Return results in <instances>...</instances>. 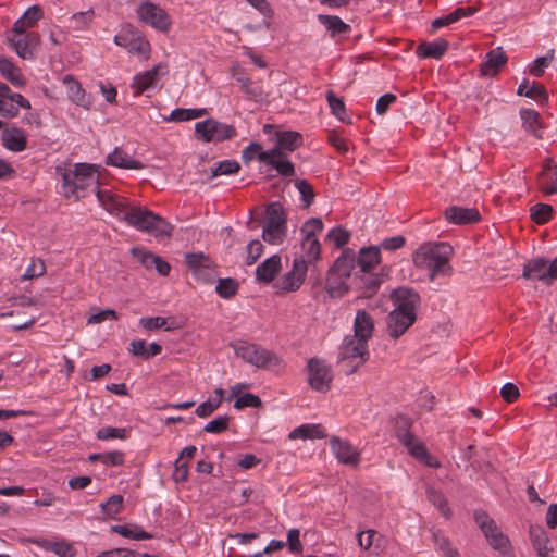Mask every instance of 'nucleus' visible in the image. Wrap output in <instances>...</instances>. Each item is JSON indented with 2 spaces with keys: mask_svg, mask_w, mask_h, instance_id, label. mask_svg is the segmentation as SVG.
<instances>
[{
  "mask_svg": "<svg viewBox=\"0 0 557 557\" xmlns=\"http://www.w3.org/2000/svg\"><path fill=\"white\" fill-rule=\"evenodd\" d=\"M295 186L298 189L301 200L306 206L312 203L314 199V194L312 190V186L306 180H298L295 182Z\"/></svg>",
  "mask_w": 557,
  "mask_h": 557,
  "instance_id": "nucleus-60",
  "label": "nucleus"
},
{
  "mask_svg": "<svg viewBox=\"0 0 557 557\" xmlns=\"http://www.w3.org/2000/svg\"><path fill=\"white\" fill-rule=\"evenodd\" d=\"M429 499L438 508L445 518L450 517V509L448 507L447 499L442 493L431 491L429 492Z\"/></svg>",
  "mask_w": 557,
  "mask_h": 557,
  "instance_id": "nucleus-59",
  "label": "nucleus"
},
{
  "mask_svg": "<svg viewBox=\"0 0 557 557\" xmlns=\"http://www.w3.org/2000/svg\"><path fill=\"white\" fill-rule=\"evenodd\" d=\"M62 194L67 199L79 200L99 188V166L91 163H75L61 172Z\"/></svg>",
  "mask_w": 557,
  "mask_h": 557,
  "instance_id": "nucleus-2",
  "label": "nucleus"
},
{
  "mask_svg": "<svg viewBox=\"0 0 557 557\" xmlns=\"http://www.w3.org/2000/svg\"><path fill=\"white\" fill-rule=\"evenodd\" d=\"M261 399L259 398V396L255 395V394H251V393H246L239 397H237V399L235 400L234 403V408L235 409H243V408H259L261 406Z\"/></svg>",
  "mask_w": 557,
  "mask_h": 557,
  "instance_id": "nucleus-54",
  "label": "nucleus"
},
{
  "mask_svg": "<svg viewBox=\"0 0 557 557\" xmlns=\"http://www.w3.org/2000/svg\"><path fill=\"white\" fill-rule=\"evenodd\" d=\"M195 133L206 143H220L233 138L236 135V129L233 125L208 119L196 123Z\"/></svg>",
  "mask_w": 557,
  "mask_h": 557,
  "instance_id": "nucleus-14",
  "label": "nucleus"
},
{
  "mask_svg": "<svg viewBox=\"0 0 557 557\" xmlns=\"http://www.w3.org/2000/svg\"><path fill=\"white\" fill-rule=\"evenodd\" d=\"M392 298L395 308L387 317V331L391 337L398 338L416 322L420 296L412 288L399 287Z\"/></svg>",
  "mask_w": 557,
  "mask_h": 557,
  "instance_id": "nucleus-1",
  "label": "nucleus"
},
{
  "mask_svg": "<svg viewBox=\"0 0 557 557\" xmlns=\"http://www.w3.org/2000/svg\"><path fill=\"white\" fill-rule=\"evenodd\" d=\"M138 20L153 29L166 33L170 30L172 21L170 15L159 5L148 0L143 1L136 10Z\"/></svg>",
  "mask_w": 557,
  "mask_h": 557,
  "instance_id": "nucleus-13",
  "label": "nucleus"
},
{
  "mask_svg": "<svg viewBox=\"0 0 557 557\" xmlns=\"http://www.w3.org/2000/svg\"><path fill=\"white\" fill-rule=\"evenodd\" d=\"M474 520L488 544L498 552L499 557H516L509 539L486 512L475 511Z\"/></svg>",
  "mask_w": 557,
  "mask_h": 557,
  "instance_id": "nucleus-5",
  "label": "nucleus"
},
{
  "mask_svg": "<svg viewBox=\"0 0 557 557\" xmlns=\"http://www.w3.org/2000/svg\"><path fill=\"white\" fill-rule=\"evenodd\" d=\"M44 12L41 8L37 4L30 5L24 14L21 16V18L24 21L25 25L28 26V28L34 27L39 20L42 18Z\"/></svg>",
  "mask_w": 557,
  "mask_h": 557,
  "instance_id": "nucleus-55",
  "label": "nucleus"
},
{
  "mask_svg": "<svg viewBox=\"0 0 557 557\" xmlns=\"http://www.w3.org/2000/svg\"><path fill=\"white\" fill-rule=\"evenodd\" d=\"M123 221L127 225L152 235L156 238L170 237L172 234V226L163 218L154 214L152 211L140 208L132 207L123 215Z\"/></svg>",
  "mask_w": 557,
  "mask_h": 557,
  "instance_id": "nucleus-4",
  "label": "nucleus"
},
{
  "mask_svg": "<svg viewBox=\"0 0 557 557\" xmlns=\"http://www.w3.org/2000/svg\"><path fill=\"white\" fill-rule=\"evenodd\" d=\"M237 357L257 368L273 369L280 364V358L262 346L246 341L233 344Z\"/></svg>",
  "mask_w": 557,
  "mask_h": 557,
  "instance_id": "nucleus-9",
  "label": "nucleus"
},
{
  "mask_svg": "<svg viewBox=\"0 0 557 557\" xmlns=\"http://www.w3.org/2000/svg\"><path fill=\"white\" fill-rule=\"evenodd\" d=\"M282 268V259L273 255L256 268V278L259 282L270 283L274 280Z\"/></svg>",
  "mask_w": 557,
  "mask_h": 557,
  "instance_id": "nucleus-30",
  "label": "nucleus"
},
{
  "mask_svg": "<svg viewBox=\"0 0 557 557\" xmlns=\"http://www.w3.org/2000/svg\"><path fill=\"white\" fill-rule=\"evenodd\" d=\"M124 498L122 495H112L106 503L100 505L101 512L107 517H114L123 507Z\"/></svg>",
  "mask_w": 557,
  "mask_h": 557,
  "instance_id": "nucleus-47",
  "label": "nucleus"
},
{
  "mask_svg": "<svg viewBox=\"0 0 557 557\" xmlns=\"http://www.w3.org/2000/svg\"><path fill=\"white\" fill-rule=\"evenodd\" d=\"M318 21L330 32L331 36L347 34L350 25L336 15H318Z\"/></svg>",
  "mask_w": 557,
  "mask_h": 557,
  "instance_id": "nucleus-37",
  "label": "nucleus"
},
{
  "mask_svg": "<svg viewBox=\"0 0 557 557\" xmlns=\"http://www.w3.org/2000/svg\"><path fill=\"white\" fill-rule=\"evenodd\" d=\"M277 147L281 151H294L302 145L301 134L294 131H284L276 133Z\"/></svg>",
  "mask_w": 557,
  "mask_h": 557,
  "instance_id": "nucleus-36",
  "label": "nucleus"
},
{
  "mask_svg": "<svg viewBox=\"0 0 557 557\" xmlns=\"http://www.w3.org/2000/svg\"><path fill=\"white\" fill-rule=\"evenodd\" d=\"M381 261L380 247L370 246L361 248L358 256V265L363 273H369Z\"/></svg>",
  "mask_w": 557,
  "mask_h": 557,
  "instance_id": "nucleus-33",
  "label": "nucleus"
},
{
  "mask_svg": "<svg viewBox=\"0 0 557 557\" xmlns=\"http://www.w3.org/2000/svg\"><path fill=\"white\" fill-rule=\"evenodd\" d=\"M0 73L14 87L22 88L26 85L22 71L9 59L0 58Z\"/></svg>",
  "mask_w": 557,
  "mask_h": 557,
  "instance_id": "nucleus-34",
  "label": "nucleus"
},
{
  "mask_svg": "<svg viewBox=\"0 0 557 557\" xmlns=\"http://www.w3.org/2000/svg\"><path fill=\"white\" fill-rule=\"evenodd\" d=\"M207 114V109H174L169 116L164 117L166 122H184L201 117Z\"/></svg>",
  "mask_w": 557,
  "mask_h": 557,
  "instance_id": "nucleus-40",
  "label": "nucleus"
},
{
  "mask_svg": "<svg viewBox=\"0 0 557 557\" xmlns=\"http://www.w3.org/2000/svg\"><path fill=\"white\" fill-rule=\"evenodd\" d=\"M326 436L324 429L320 424H302L296 429H294L289 433V438H323Z\"/></svg>",
  "mask_w": 557,
  "mask_h": 557,
  "instance_id": "nucleus-38",
  "label": "nucleus"
},
{
  "mask_svg": "<svg viewBox=\"0 0 557 557\" xmlns=\"http://www.w3.org/2000/svg\"><path fill=\"white\" fill-rule=\"evenodd\" d=\"M162 69L161 64H157L148 71L137 73L131 84L133 96L138 97L146 91L154 89L160 76L164 74L160 73Z\"/></svg>",
  "mask_w": 557,
  "mask_h": 557,
  "instance_id": "nucleus-20",
  "label": "nucleus"
},
{
  "mask_svg": "<svg viewBox=\"0 0 557 557\" xmlns=\"http://www.w3.org/2000/svg\"><path fill=\"white\" fill-rule=\"evenodd\" d=\"M517 94L519 96H524L536 101H546V90L544 87L535 82L532 85L529 84L528 79H523L519 85Z\"/></svg>",
  "mask_w": 557,
  "mask_h": 557,
  "instance_id": "nucleus-39",
  "label": "nucleus"
},
{
  "mask_svg": "<svg viewBox=\"0 0 557 557\" xmlns=\"http://www.w3.org/2000/svg\"><path fill=\"white\" fill-rule=\"evenodd\" d=\"M300 531L296 528L290 529L287 533V547L292 554H299L302 552V544L300 542Z\"/></svg>",
  "mask_w": 557,
  "mask_h": 557,
  "instance_id": "nucleus-64",
  "label": "nucleus"
},
{
  "mask_svg": "<svg viewBox=\"0 0 557 557\" xmlns=\"http://www.w3.org/2000/svg\"><path fill=\"white\" fill-rule=\"evenodd\" d=\"M139 325L147 331L159 330L162 327H165V330H169V327H166V319L162 318V317L141 318L139 320Z\"/></svg>",
  "mask_w": 557,
  "mask_h": 557,
  "instance_id": "nucleus-63",
  "label": "nucleus"
},
{
  "mask_svg": "<svg viewBox=\"0 0 557 557\" xmlns=\"http://www.w3.org/2000/svg\"><path fill=\"white\" fill-rule=\"evenodd\" d=\"M230 418L228 416H219L213 420L209 421L205 426L203 431L207 433L219 434L227 430Z\"/></svg>",
  "mask_w": 557,
  "mask_h": 557,
  "instance_id": "nucleus-52",
  "label": "nucleus"
},
{
  "mask_svg": "<svg viewBox=\"0 0 557 557\" xmlns=\"http://www.w3.org/2000/svg\"><path fill=\"white\" fill-rule=\"evenodd\" d=\"M239 169L240 166L238 162L234 160H223L211 170V176L216 177L220 175L235 174L239 171Z\"/></svg>",
  "mask_w": 557,
  "mask_h": 557,
  "instance_id": "nucleus-49",
  "label": "nucleus"
},
{
  "mask_svg": "<svg viewBox=\"0 0 557 557\" xmlns=\"http://www.w3.org/2000/svg\"><path fill=\"white\" fill-rule=\"evenodd\" d=\"M3 146L13 152H21L26 149L27 134L18 127H11L2 132Z\"/></svg>",
  "mask_w": 557,
  "mask_h": 557,
  "instance_id": "nucleus-29",
  "label": "nucleus"
},
{
  "mask_svg": "<svg viewBox=\"0 0 557 557\" xmlns=\"http://www.w3.org/2000/svg\"><path fill=\"white\" fill-rule=\"evenodd\" d=\"M555 59V50L550 49L547 51L546 55L536 58L532 64L530 65V74L534 77H541L545 69L550 65V63Z\"/></svg>",
  "mask_w": 557,
  "mask_h": 557,
  "instance_id": "nucleus-44",
  "label": "nucleus"
},
{
  "mask_svg": "<svg viewBox=\"0 0 557 557\" xmlns=\"http://www.w3.org/2000/svg\"><path fill=\"white\" fill-rule=\"evenodd\" d=\"M448 49V41L437 39L431 42L420 44L417 48V54L420 58L441 59Z\"/></svg>",
  "mask_w": 557,
  "mask_h": 557,
  "instance_id": "nucleus-35",
  "label": "nucleus"
},
{
  "mask_svg": "<svg viewBox=\"0 0 557 557\" xmlns=\"http://www.w3.org/2000/svg\"><path fill=\"white\" fill-rule=\"evenodd\" d=\"M128 431L125 428L104 426L97 431L96 436L101 441H109L113 438L125 440Z\"/></svg>",
  "mask_w": 557,
  "mask_h": 557,
  "instance_id": "nucleus-48",
  "label": "nucleus"
},
{
  "mask_svg": "<svg viewBox=\"0 0 557 557\" xmlns=\"http://www.w3.org/2000/svg\"><path fill=\"white\" fill-rule=\"evenodd\" d=\"M185 260L196 277L208 282L211 281L213 269L210 267V259L208 257L202 253H188Z\"/></svg>",
  "mask_w": 557,
  "mask_h": 557,
  "instance_id": "nucleus-24",
  "label": "nucleus"
},
{
  "mask_svg": "<svg viewBox=\"0 0 557 557\" xmlns=\"http://www.w3.org/2000/svg\"><path fill=\"white\" fill-rule=\"evenodd\" d=\"M30 109V102L21 94L0 82V116L12 119L17 116L20 109Z\"/></svg>",
  "mask_w": 557,
  "mask_h": 557,
  "instance_id": "nucleus-17",
  "label": "nucleus"
},
{
  "mask_svg": "<svg viewBox=\"0 0 557 557\" xmlns=\"http://www.w3.org/2000/svg\"><path fill=\"white\" fill-rule=\"evenodd\" d=\"M62 82L66 88L67 97L72 102L85 109H88L91 106L90 98L86 95L77 79L72 75H65Z\"/></svg>",
  "mask_w": 557,
  "mask_h": 557,
  "instance_id": "nucleus-28",
  "label": "nucleus"
},
{
  "mask_svg": "<svg viewBox=\"0 0 557 557\" xmlns=\"http://www.w3.org/2000/svg\"><path fill=\"white\" fill-rule=\"evenodd\" d=\"M322 231L323 222L320 218H310L300 227V255L296 258H304L307 265L320 259L321 244L318 236Z\"/></svg>",
  "mask_w": 557,
  "mask_h": 557,
  "instance_id": "nucleus-7",
  "label": "nucleus"
},
{
  "mask_svg": "<svg viewBox=\"0 0 557 557\" xmlns=\"http://www.w3.org/2000/svg\"><path fill=\"white\" fill-rule=\"evenodd\" d=\"M520 117L522 120L524 128L529 133H531V134H533L535 136H540L539 135V131H540V114L535 110L522 109L520 111Z\"/></svg>",
  "mask_w": 557,
  "mask_h": 557,
  "instance_id": "nucleus-43",
  "label": "nucleus"
},
{
  "mask_svg": "<svg viewBox=\"0 0 557 557\" xmlns=\"http://www.w3.org/2000/svg\"><path fill=\"white\" fill-rule=\"evenodd\" d=\"M113 41L115 45L123 47L128 53L141 60H148L150 58V42L129 23H125L121 26Z\"/></svg>",
  "mask_w": 557,
  "mask_h": 557,
  "instance_id": "nucleus-11",
  "label": "nucleus"
},
{
  "mask_svg": "<svg viewBox=\"0 0 557 557\" xmlns=\"http://www.w3.org/2000/svg\"><path fill=\"white\" fill-rule=\"evenodd\" d=\"M98 456H99V460L104 466L115 467V466H122L124 463V454L120 450L99 454Z\"/></svg>",
  "mask_w": 557,
  "mask_h": 557,
  "instance_id": "nucleus-62",
  "label": "nucleus"
},
{
  "mask_svg": "<svg viewBox=\"0 0 557 557\" xmlns=\"http://www.w3.org/2000/svg\"><path fill=\"white\" fill-rule=\"evenodd\" d=\"M522 276L528 280L541 281L547 285L550 284L548 261L542 258L529 261L523 267Z\"/></svg>",
  "mask_w": 557,
  "mask_h": 557,
  "instance_id": "nucleus-26",
  "label": "nucleus"
},
{
  "mask_svg": "<svg viewBox=\"0 0 557 557\" xmlns=\"http://www.w3.org/2000/svg\"><path fill=\"white\" fill-rule=\"evenodd\" d=\"M374 332V320L366 310H358L354 320V337L369 343Z\"/></svg>",
  "mask_w": 557,
  "mask_h": 557,
  "instance_id": "nucleus-25",
  "label": "nucleus"
},
{
  "mask_svg": "<svg viewBox=\"0 0 557 557\" xmlns=\"http://www.w3.org/2000/svg\"><path fill=\"white\" fill-rule=\"evenodd\" d=\"M265 219L262 238L271 245H281L287 233V216L283 206L277 201L269 203Z\"/></svg>",
  "mask_w": 557,
  "mask_h": 557,
  "instance_id": "nucleus-6",
  "label": "nucleus"
},
{
  "mask_svg": "<svg viewBox=\"0 0 557 557\" xmlns=\"http://www.w3.org/2000/svg\"><path fill=\"white\" fill-rule=\"evenodd\" d=\"M369 358V343L354 336H345L338 349V362L346 367V373L352 374Z\"/></svg>",
  "mask_w": 557,
  "mask_h": 557,
  "instance_id": "nucleus-8",
  "label": "nucleus"
},
{
  "mask_svg": "<svg viewBox=\"0 0 557 557\" xmlns=\"http://www.w3.org/2000/svg\"><path fill=\"white\" fill-rule=\"evenodd\" d=\"M349 232L339 226L333 227L327 233V238L332 240L337 248L345 246L349 242Z\"/></svg>",
  "mask_w": 557,
  "mask_h": 557,
  "instance_id": "nucleus-57",
  "label": "nucleus"
},
{
  "mask_svg": "<svg viewBox=\"0 0 557 557\" xmlns=\"http://www.w3.org/2000/svg\"><path fill=\"white\" fill-rule=\"evenodd\" d=\"M106 163L111 166L127 169V170H140L144 168L143 163L132 156H129L123 149L116 147L106 158Z\"/></svg>",
  "mask_w": 557,
  "mask_h": 557,
  "instance_id": "nucleus-31",
  "label": "nucleus"
},
{
  "mask_svg": "<svg viewBox=\"0 0 557 557\" xmlns=\"http://www.w3.org/2000/svg\"><path fill=\"white\" fill-rule=\"evenodd\" d=\"M451 247L445 243H424L412 253L413 264L429 272V277L434 281L440 275H448L451 272L449 259Z\"/></svg>",
  "mask_w": 557,
  "mask_h": 557,
  "instance_id": "nucleus-3",
  "label": "nucleus"
},
{
  "mask_svg": "<svg viewBox=\"0 0 557 557\" xmlns=\"http://www.w3.org/2000/svg\"><path fill=\"white\" fill-rule=\"evenodd\" d=\"M8 40L18 57L29 60L35 55V51L40 42V35L36 32H29L21 36L8 37Z\"/></svg>",
  "mask_w": 557,
  "mask_h": 557,
  "instance_id": "nucleus-19",
  "label": "nucleus"
},
{
  "mask_svg": "<svg viewBox=\"0 0 557 557\" xmlns=\"http://www.w3.org/2000/svg\"><path fill=\"white\" fill-rule=\"evenodd\" d=\"M506 62L505 51L497 47L486 53L481 64V73L485 76H494Z\"/></svg>",
  "mask_w": 557,
  "mask_h": 557,
  "instance_id": "nucleus-32",
  "label": "nucleus"
},
{
  "mask_svg": "<svg viewBox=\"0 0 557 557\" xmlns=\"http://www.w3.org/2000/svg\"><path fill=\"white\" fill-rule=\"evenodd\" d=\"M433 540L436 547L445 557H459V553L451 546L449 540L438 532L433 533Z\"/></svg>",
  "mask_w": 557,
  "mask_h": 557,
  "instance_id": "nucleus-50",
  "label": "nucleus"
},
{
  "mask_svg": "<svg viewBox=\"0 0 557 557\" xmlns=\"http://www.w3.org/2000/svg\"><path fill=\"white\" fill-rule=\"evenodd\" d=\"M331 450L341 463L357 466L360 453L349 442L334 436L330 441Z\"/></svg>",
  "mask_w": 557,
  "mask_h": 557,
  "instance_id": "nucleus-21",
  "label": "nucleus"
},
{
  "mask_svg": "<svg viewBox=\"0 0 557 557\" xmlns=\"http://www.w3.org/2000/svg\"><path fill=\"white\" fill-rule=\"evenodd\" d=\"M45 272L46 265L44 261L40 259H32L30 263L28 264L24 274L22 275V278L30 280L44 275Z\"/></svg>",
  "mask_w": 557,
  "mask_h": 557,
  "instance_id": "nucleus-56",
  "label": "nucleus"
},
{
  "mask_svg": "<svg viewBox=\"0 0 557 557\" xmlns=\"http://www.w3.org/2000/svg\"><path fill=\"white\" fill-rule=\"evenodd\" d=\"M445 218L449 223L463 225L478 222L480 213L475 208L453 206L445 210Z\"/></svg>",
  "mask_w": 557,
  "mask_h": 557,
  "instance_id": "nucleus-27",
  "label": "nucleus"
},
{
  "mask_svg": "<svg viewBox=\"0 0 557 557\" xmlns=\"http://www.w3.org/2000/svg\"><path fill=\"white\" fill-rule=\"evenodd\" d=\"M94 17H95V13H94L92 9H89L84 12L74 13L69 20L70 27L73 30H85L92 23Z\"/></svg>",
  "mask_w": 557,
  "mask_h": 557,
  "instance_id": "nucleus-42",
  "label": "nucleus"
},
{
  "mask_svg": "<svg viewBox=\"0 0 557 557\" xmlns=\"http://www.w3.org/2000/svg\"><path fill=\"white\" fill-rule=\"evenodd\" d=\"M263 252V245L260 240L253 239L247 245L246 263L253 264Z\"/></svg>",
  "mask_w": 557,
  "mask_h": 557,
  "instance_id": "nucleus-61",
  "label": "nucleus"
},
{
  "mask_svg": "<svg viewBox=\"0 0 557 557\" xmlns=\"http://www.w3.org/2000/svg\"><path fill=\"white\" fill-rule=\"evenodd\" d=\"M354 269L355 260L352 257L341 256L336 259L326 280V288L332 296H342L350 289L349 280Z\"/></svg>",
  "mask_w": 557,
  "mask_h": 557,
  "instance_id": "nucleus-10",
  "label": "nucleus"
},
{
  "mask_svg": "<svg viewBox=\"0 0 557 557\" xmlns=\"http://www.w3.org/2000/svg\"><path fill=\"white\" fill-rule=\"evenodd\" d=\"M539 188L545 195L557 194V163L547 160L537 176Z\"/></svg>",
  "mask_w": 557,
  "mask_h": 557,
  "instance_id": "nucleus-23",
  "label": "nucleus"
},
{
  "mask_svg": "<svg viewBox=\"0 0 557 557\" xmlns=\"http://www.w3.org/2000/svg\"><path fill=\"white\" fill-rule=\"evenodd\" d=\"M331 112L339 120H343L345 114V103L342 98L335 96L332 90H329L325 95Z\"/></svg>",
  "mask_w": 557,
  "mask_h": 557,
  "instance_id": "nucleus-53",
  "label": "nucleus"
},
{
  "mask_svg": "<svg viewBox=\"0 0 557 557\" xmlns=\"http://www.w3.org/2000/svg\"><path fill=\"white\" fill-rule=\"evenodd\" d=\"M530 214L536 224H545L552 218L553 207L547 203H536L530 208Z\"/></svg>",
  "mask_w": 557,
  "mask_h": 557,
  "instance_id": "nucleus-45",
  "label": "nucleus"
},
{
  "mask_svg": "<svg viewBox=\"0 0 557 557\" xmlns=\"http://www.w3.org/2000/svg\"><path fill=\"white\" fill-rule=\"evenodd\" d=\"M308 272L307 261L304 258H295L292 269L288 270L276 282L275 287L281 293H293L298 290L304 284Z\"/></svg>",
  "mask_w": 557,
  "mask_h": 557,
  "instance_id": "nucleus-16",
  "label": "nucleus"
},
{
  "mask_svg": "<svg viewBox=\"0 0 557 557\" xmlns=\"http://www.w3.org/2000/svg\"><path fill=\"white\" fill-rule=\"evenodd\" d=\"M396 437L406 447L409 455L420 463L429 468L441 467V462L429 453L428 448L420 441V438L412 434L410 431L398 428L396 430Z\"/></svg>",
  "mask_w": 557,
  "mask_h": 557,
  "instance_id": "nucleus-12",
  "label": "nucleus"
},
{
  "mask_svg": "<svg viewBox=\"0 0 557 557\" xmlns=\"http://www.w3.org/2000/svg\"><path fill=\"white\" fill-rule=\"evenodd\" d=\"M100 206L110 214L121 219L131 208L127 199L109 188H98L96 193Z\"/></svg>",
  "mask_w": 557,
  "mask_h": 557,
  "instance_id": "nucleus-18",
  "label": "nucleus"
},
{
  "mask_svg": "<svg viewBox=\"0 0 557 557\" xmlns=\"http://www.w3.org/2000/svg\"><path fill=\"white\" fill-rule=\"evenodd\" d=\"M530 536L539 557H552L548 547V537L542 529H531Z\"/></svg>",
  "mask_w": 557,
  "mask_h": 557,
  "instance_id": "nucleus-41",
  "label": "nucleus"
},
{
  "mask_svg": "<svg viewBox=\"0 0 557 557\" xmlns=\"http://www.w3.org/2000/svg\"><path fill=\"white\" fill-rule=\"evenodd\" d=\"M247 98L255 102H261L265 99V92L260 83L251 81L247 84V87L243 90Z\"/></svg>",
  "mask_w": 557,
  "mask_h": 557,
  "instance_id": "nucleus-58",
  "label": "nucleus"
},
{
  "mask_svg": "<svg viewBox=\"0 0 557 557\" xmlns=\"http://www.w3.org/2000/svg\"><path fill=\"white\" fill-rule=\"evenodd\" d=\"M238 289V283L231 277L220 278L215 286L216 294L224 299L234 297Z\"/></svg>",
  "mask_w": 557,
  "mask_h": 557,
  "instance_id": "nucleus-46",
  "label": "nucleus"
},
{
  "mask_svg": "<svg viewBox=\"0 0 557 557\" xmlns=\"http://www.w3.org/2000/svg\"><path fill=\"white\" fill-rule=\"evenodd\" d=\"M308 383L310 387L320 393L331 388L333 372L331 367L322 359L311 358L308 361Z\"/></svg>",
  "mask_w": 557,
  "mask_h": 557,
  "instance_id": "nucleus-15",
  "label": "nucleus"
},
{
  "mask_svg": "<svg viewBox=\"0 0 557 557\" xmlns=\"http://www.w3.org/2000/svg\"><path fill=\"white\" fill-rule=\"evenodd\" d=\"M261 162L275 169L278 174L292 176L295 173L293 163L287 160L278 148L270 149L268 153L261 154Z\"/></svg>",
  "mask_w": 557,
  "mask_h": 557,
  "instance_id": "nucleus-22",
  "label": "nucleus"
},
{
  "mask_svg": "<svg viewBox=\"0 0 557 557\" xmlns=\"http://www.w3.org/2000/svg\"><path fill=\"white\" fill-rule=\"evenodd\" d=\"M131 255L136 258L146 269H152L156 255L143 247H133Z\"/></svg>",
  "mask_w": 557,
  "mask_h": 557,
  "instance_id": "nucleus-51",
  "label": "nucleus"
}]
</instances>
